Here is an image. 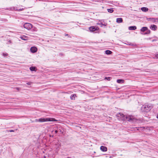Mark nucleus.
Wrapping results in <instances>:
<instances>
[{
	"instance_id": "obj_19",
	"label": "nucleus",
	"mask_w": 158,
	"mask_h": 158,
	"mask_svg": "<svg viewBox=\"0 0 158 158\" xmlns=\"http://www.w3.org/2000/svg\"><path fill=\"white\" fill-rule=\"evenodd\" d=\"M146 32L143 33L144 35H146V34H149L150 33L151 31L149 30H148L146 31Z\"/></svg>"
},
{
	"instance_id": "obj_10",
	"label": "nucleus",
	"mask_w": 158,
	"mask_h": 158,
	"mask_svg": "<svg viewBox=\"0 0 158 158\" xmlns=\"http://www.w3.org/2000/svg\"><path fill=\"white\" fill-rule=\"evenodd\" d=\"M100 149L103 152H106L107 150V148L106 147L104 146H101L100 147Z\"/></svg>"
},
{
	"instance_id": "obj_6",
	"label": "nucleus",
	"mask_w": 158,
	"mask_h": 158,
	"mask_svg": "<svg viewBox=\"0 0 158 158\" xmlns=\"http://www.w3.org/2000/svg\"><path fill=\"white\" fill-rule=\"evenodd\" d=\"M89 30L90 31H98L99 29L98 27L94 26H92L89 27Z\"/></svg>"
},
{
	"instance_id": "obj_7",
	"label": "nucleus",
	"mask_w": 158,
	"mask_h": 158,
	"mask_svg": "<svg viewBox=\"0 0 158 158\" xmlns=\"http://www.w3.org/2000/svg\"><path fill=\"white\" fill-rule=\"evenodd\" d=\"M56 129L57 130L58 132L59 133H63V132L61 130V127L60 126H58L56 127H55Z\"/></svg>"
},
{
	"instance_id": "obj_25",
	"label": "nucleus",
	"mask_w": 158,
	"mask_h": 158,
	"mask_svg": "<svg viewBox=\"0 0 158 158\" xmlns=\"http://www.w3.org/2000/svg\"><path fill=\"white\" fill-rule=\"evenodd\" d=\"M127 44L129 45H132V46H134V45L132 43L127 42Z\"/></svg>"
},
{
	"instance_id": "obj_9",
	"label": "nucleus",
	"mask_w": 158,
	"mask_h": 158,
	"mask_svg": "<svg viewBox=\"0 0 158 158\" xmlns=\"http://www.w3.org/2000/svg\"><path fill=\"white\" fill-rule=\"evenodd\" d=\"M150 28L152 30L155 31L157 29V27L156 25L154 24L151 25L150 26Z\"/></svg>"
},
{
	"instance_id": "obj_28",
	"label": "nucleus",
	"mask_w": 158,
	"mask_h": 158,
	"mask_svg": "<svg viewBox=\"0 0 158 158\" xmlns=\"http://www.w3.org/2000/svg\"><path fill=\"white\" fill-rule=\"evenodd\" d=\"M8 54L7 53H3V56H7Z\"/></svg>"
},
{
	"instance_id": "obj_39",
	"label": "nucleus",
	"mask_w": 158,
	"mask_h": 158,
	"mask_svg": "<svg viewBox=\"0 0 158 158\" xmlns=\"http://www.w3.org/2000/svg\"><path fill=\"white\" fill-rule=\"evenodd\" d=\"M53 131H54V130L53 131H52V132Z\"/></svg>"
},
{
	"instance_id": "obj_26",
	"label": "nucleus",
	"mask_w": 158,
	"mask_h": 158,
	"mask_svg": "<svg viewBox=\"0 0 158 158\" xmlns=\"http://www.w3.org/2000/svg\"><path fill=\"white\" fill-rule=\"evenodd\" d=\"M54 131H55V132L56 134L58 133V131H57V130L56 129L55 127L54 128Z\"/></svg>"
},
{
	"instance_id": "obj_38",
	"label": "nucleus",
	"mask_w": 158,
	"mask_h": 158,
	"mask_svg": "<svg viewBox=\"0 0 158 158\" xmlns=\"http://www.w3.org/2000/svg\"><path fill=\"white\" fill-rule=\"evenodd\" d=\"M53 131H54V130L53 131H52V132Z\"/></svg>"
},
{
	"instance_id": "obj_37",
	"label": "nucleus",
	"mask_w": 158,
	"mask_h": 158,
	"mask_svg": "<svg viewBox=\"0 0 158 158\" xmlns=\"http://www.w3.org/2000/svg\"><path fill=\"white\" fill-rule=\"evenodd\" d=\"M155 41V40H152V41Z\"/></svg>"
},
{
	"instance_id": "obj_1",
	"label": "nucleus",
	"mask_w": 158,
	"mask_h": 158,
	"mask_svg": "<svg viewBox=\"0 0 158 158\" xmlns=\"http://www.w3.org/2000/svg\"><path fill=\"white\" fill-rule=\"evenodd\" d=\"M117 116L121 120L132 122L135 119L134 116L130 115H124L123 113H119L117 114Z\"/></svg>"
},
{
	"instance_id": "obj_14",
	"label": "nucleus",
	"mask_w": 158,
	"mask_h": 158,
	"mask_svg": "<svg viewBox=\"0 0 158 158\" xmlns=\"http://www.w3.org/2000/svg\"><path fill=\"white\" fill-rule=\"evenodd\" d=\"M141 10L145 12H146L148 11V9L146 7H143L141 8Z\"/></svg>"
},
{
	"instance_id": "obj_16",
	"label": "nucleus",
	"mask_w": 158,
	"mask_h": 158,
	"mask_svg": "<svg viewBox=\"0 0 158 158\" xmlns=\"http://www.w3.org/2000/svg\"><path fill=\"white\" fill-rule=\"evenodd\" d=\"M30 69L31 71H36V68L35 67H31L30 68Z\"/></svg>"
},
{
	"instance_id": "obj_30",
	"label": "nucleus",
	"mask_w": 158,
	"mask_h": 158,
	"mask_svg": "<svg viewBox=\"0 0 158 158\" xmlns=\"http://www.w3.org/2000/svg\"><path fill=\"white\" fill-rule=\"evenodd\" d=\"M8 42L10 44L12 43V42L10 40H9V41H8Z\"/></svg>"
},
{
	"instance_id": "obj_18",
	"label": "nucleus",
	"mask_w": 158,
	"mask_h": 158,
	"mask_svg": "<svg viewBox=\"0 0 158 158\" xmlns=\"http://www.w3.org/2000/svg\"><path fill=\"white\" fill-rule=\"evenodd\" d=\"M107 10L108 12L110 13H112L114 11L113 8H111L110 9H108Z\"/></svg>"
},
{
	"instance_id": "obj_34",
	"label": "nucleus",
	"mask_w": 158,
	"mask_h": 158,
	"mask_svg": "<svg viewBox=\"0 0 158 158\" xmlns=\"http://www.w3.org/2000/svg\"><path fill=\"white\" fill-rule=\"evenodd\" d=\"M156 117L157 118H158V115Z\"/></svg>"
},
{
	"instance_id": "obj_20",
	"label": "nucleus",
	"mask_w": 158,
	"mask_h": 158,
	"mask_svg": "<svg viewBox=\"0 0 158 158\" xmlns=\"http://www.w3.org/2000/svg\"><path fill=\"white\" fill-rule=\"evenodd\" d=\"M76 96V94H72L70 96V98L72 100L74 99V98L75 97V96Z\"/></svg>"
},
{
	"instance_id": "obj_4",
	"label": "nucleus",
	"mask_w": 158,
	"mask_h": 158,
	"mask_svg": "<svg viewBox=\"0 0 158 158\" xmlns=\"http://www.w3.org/2000/svg\"><path fill=\"white\" fill-rule=\"evenodd\" d=\"M6 9L7 10H15V11H21L24 10V9L22 8L21 9H17V7H12L7 8Z\"/></svg>"
},
{
	"instance_id": "obj_31",
	"label": "nucleus",
	"mask_w": 158,
	"mask_h": 158,
	"mask_svg": "<svg viewBox=\"0 0 158 158\" xmlns=\"http://www.w3.org/2000/svg\"><path fill=\"white\" fill-rule=\"evenodd\" d=\"M65 36H68L69 37H70V36H69V35H68V34H65Z\"/></svg>"
},
{
	"instance_id": "obj_5",
	"label": "nucleus",
	"mask_w": 158,
	"mask_h": 158,
	"mask_svg": "<svg viewBox=\"0 0 158 158\" xmlns=\"http://www.w3.org/2000/svg\"><path fill=\"white\" fill-rule=\"evenodd\" d=\"M23 27L24 28L29 30L32 28V25L29 23H26L24 24Z\"/></svg>"
},
{
	"instance_id": "obj_23",
	"label": "nucleus",
	"mask_w": 158,
	"mask_h": 158,
	"mask_svg": "<svg viewBox=\"0 0 158 158\" xmlns=\"http://www.w3.org/2000/svg\"><path fill=\"white\" fill-rule=\"evenodd\" d=\"M97 24L98 25H101L100 27H102V26H106V24H103V23L102 22H101L100 23H97Z\"/></svg>"
},
{
	"instance_id": "obj_15",
	"label": "nucleus",
	"mask_w": 158,
	"mask_h": 158,
	"mask_svg": "<svg viewBox=\"0 0 158 158\" xmlns=\"http://www.w3.org/2000/svg\"><path fill=\"white\" fill-rule=\"evenodd\" d=\"M124 80L122 79H119L117 80V82L118 83H123Z\"/></svg>"
},
{
	"instance_id": "obj_13",
	"label": "nucleus",
	"mask_w": 158,
	"mask_h": 158,
	"mask_svg": "<svg viewBox=\"0 0 158 158\" xmlns=\"http://www.w3.org/2000/svg\"><path fill=\"white\" fill-rule=\"evenodd\" d=\"M136 27L135 26H133L129 27L128 28V29L129 30H132L136 29Z\"/></svg>"
},
{
	"instance_id": "obj_11",
	"label": "nucleus",
	"mask_w": 158,
	"mask_h": 158,
	"mask_svg": "<svg viewBox=\"0 0 158 158\" xmlns=\"http://www.w3.org/2000/svg\"><path fill=\"white\" fill-rule=\"evenodd\" d=\"M123 20L122 18H118L116 19V22L118 23H120L123 22Z\"/></svg>"
},
{
	"instance_id": "obj_27",
	"label": "nucleus",
	"mask_w": 158,
	"mask_h": 158,
	"mask_svg": "<svg viewBox=\"0 0 158 158\" xmlns=\"http://www.w3.org/2000/svg\"><path fill=\"white\" fill-rule=\"evenodd\" d=\"M59 55L60 56H64V54L62 53H59Z\"/></svg>"
},
{
	"instance_id": "obj_24",
	"label": "nucleus",
	"mask_w": 158,
	"mask_h": 158,
	"mask_svg": "<svg viewBox=\"0 0 158 158\" xmlns=\"http://www.w3.org/2000/svg\"><path fill=\"white\" fill-rule=\"evenodd\" d=\"M6 131L8 132H14L15 131L14 130H7Z\"/></svg>"
},
{
	"instance_id": "obj_8",
	"label": "nucleus",
	"mask_w": 158,
	"mask_h": 158,
	"mask_svg": "<svg viewBox=\"0 0 158 158\" xmlns=\"http://www.w3.org/2000/svg\"><path fill=\"white\" fill-rule=\"evenodd\" d=\"M30 51L32 53H35L37 51V48L35 47H32L31 48Z\"/></svg>"
},
{
	"instance_id": "obj_35",
	"label": "nucleus",
	"mask_w": 158,
	"mask_h": 158,
	"mask_svg": "<svg viewBox=\"0 0 158 158\" xmlns=\"http://www.w3.org/2000/svg\"><path fill=\"white\" fill-rule=\"evenodd\" d=\"M143 128V127H139V128H140V129H141V128Z\"/></svg>"
},
{
	"instance_id": "obj_29",
	"label": "nucleus",
	"mask_w": 158,
	"mask_h": 158,
	"mask_svg": "<svg viewBox=\"0 0 158 158\" xmlns=\"http://www.w3.org/2000/svg\"><path fill=\"white\" fill-rule=\"evenodd\" d=\"M153 19V18H148V21H150V19Z\"/></svg>"
},
{
	"instance_id": "obj_2",
	"label": "nucleus",
	"mask_w": 158,
	"mask_h": 158,
	"mask_svg": "<svg viewBox=\"0 0 158 158\" xmlns=\"http://www.w3.org/2000/svg\"><path fill=\"white\" fill-rule=\"evenodd\" d=\"M152 106L151 104H145L143 105L141 108V110L142 112H148L152 108Z\"/></svg>"
},
{
	"instance_id": "obj_33",
	"label": "nucleus",
	"mask_w": 158,
	"mask_h": 158,
	"mask_svg": "<svg viewBox=\"0 0 158 158\" xmlns=\"http://www.w3.org/2000/svg\"><path fill=\"white\" fill-rule=\"evenodd\" d=\"M137 130H139V128H138Z\"/></svg>"
},
{
	"instance_id": "obj_36",
	"label": "nucleus",
	"mask_w": 158,
	"mask_h": 158,
	"mask_svg": "<svg viewBox=\"0 0 158 158\" xmlns=\"http://www.w3.org/2000/svg\"><path fill=\"white\" fill-rule=\"evenodd\" d=\"M44 158H46L45 156H44Z\"/></svg>"
},
{
	"instance_id": "obj_32",
	"label": "nucleus",
	"mask_w": 158,
	"mask_h": 158,
	"mask_svg": "<svg viewBox=\"0 0 158 158\" xmlns=\"http://www.w3.org/2000/svg\"><path fill=\"white\" fill-rule=\"evenodd\" d=\"M30 83H31V82H28L27 83V84L28 85H30Z\"/></svg>"
},
{
	"instance_id": "obj_3",
	"label": "nucleus",
	"mask_w": 158,
	"mask_h": 158,
	"mask_svg": "<svg viewBox=\"0 0 158 158\" xmlns=\"http://www.w3.org/2000/svg\"><path fill=\"white\" fill-rule=\"evenodd\" d=\"M55 118H41L39 119H35V122H40L43 123L48 121H56Z\"/></svg>"
},
{
	"instance_id": "obj_22",
	"label": "nucleus",
	"mask_w": 158,
	"mask_h": 158,
	"mask_svg": "<svg viewBox=\"0 0 158 158\" xmlns=\"http://www.w3.org/2000/svg\"><path fill=\"white\" fill-rule=\"evenodd\" d=\"M112 78L111 77H105L104 78L105 80H106L108 81H110Z\"/></svg>"
},
{
	"instance_id": "obj_21",
	"label": "nucleus",
	"mask_w": 158,
	"mask_h": 158,
	"mask_svg": "<svg viewBox=\"0 0 158 158\" xmlns=\"http://www.w3.org/2000/svg\"><path fill=\"white\" fill-rule=\"evenodd\" d=\"M20 38H21V39L22 40H27L26 39V38H27V37H26V36H21L20 37Z\"/></svg>"
},
{
	"instance_id": "obj_12",
	"label": "nucleus",
	"mask_w": 158,
	"mask_h": 158,
	"mask_svg": "<svg viewBox=\"0 0 158 158\" xmlns=\"http://www.w3.org/2000/svg\"><path fill=\"white\" fill-rule=\"evenodd\" d=\"M148 29V28L147 27H142L140 29V31L141 32H144L146 31Z\"/></svg>"
},
{
	"instance_id": "obj_17",
	"label": "nucleus",
	"mask_w": 158,
	"mask_h": 158,
	"mask_svg": "<svg viewBox=\"0 0 158 158\" xmlns=\"http://www.w3.org/2000/svg\"><path fill=\"white\" fill-rule=\"evenodd\" d=\"M105 53L107 55H110L112 53V52L110 50H106L105 51Z\"/></svg>"
}]
</instances>
